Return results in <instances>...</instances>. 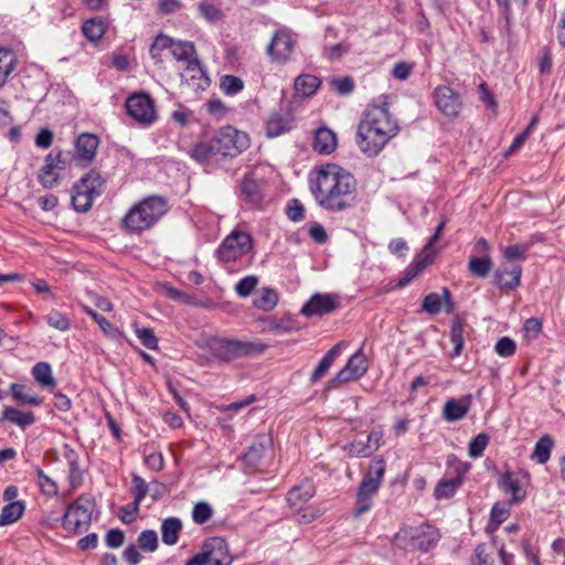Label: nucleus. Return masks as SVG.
Listing matches in <instances>:
<instances>
[{
	"label": "nucleus",
	"instance_id": "obj_1",
	"mask_svg": "<svg viewBox=\"0 0 565 565\" xmlns=\"http://www.w3.org/2000/svg\"><path fill=\"white\" fill-rule=\"evenodd\" d=\"M310 189L319 206L330 212L348 210L356 201L355 178L338 164L320 167Z\"/></svg>",
	"mask_w": 565,
	"mask_h": 565
},
{
	"label": "nucleus",
	"instance_id": "obj_2",
	"mask_svg": "<svg viewBox=\"0 0 565 565\" xmlns=\"http://www.w3.org/2000/svg\"><path fill=\"white\" fill-rule=\"evenodd\" d=\"M380 99L366 109L356 129V145L369 157L377 156L401 129L388 110L387 97Z\"/></svg>",
	"mask_w": 565,
	"mask_h": 565
},
{
	"label": "nucleus",
	"instance_id": "obj_3",
	"mask_svg": "<svg viewBox=\"0 0 565 565\" xmlns=\"http://www.w3.org/2000/svg\"><path fill=\"white\" fill-rule=\"evenodd\" d=\"M168 201L161 195H149L134 204L121 220V227L131 234L151 228L168 211Z\"/></svg>",
	"mask_w": 565,
	"mask_h": 565
},
{
	"label": "nucleus",
	"instance_id": "obj_4",
	"mask_svg": "<svg viewBox=\"0 0 565 565\" xmlns=\"http://www.w3.org/2000/svg\"><path fill=\"white\" fill-rule=\"evenodd\" d=\"M439 540L440 533L438 529L429 524L404 526L393 537V542L397 547L423 553L434 548Z\"/></svg>",
	"mask_w": 565,
	"mask_h": 565
},
{
	"label": "nucleus",
	"instance_id": "obj_5",
	"mask_svg": "<svg viewBox=\"0 0 565 565\" xmlns=\"http://www.w3.org/2000/svg\"><path fill=\"white\" fill-rule=\"evenodd\" d=\"M386 470L385 460L382 457L373 459L367 472L362 478L356 492L355 518L369 512L373 505V497L376 494Z\"/></svg>",
	"mask_w": 565,
	"mask_h": 565
},
{
	"label": "nucleus",
	"instance_id": "obj_6",
	"mask_svg": "<svg viewBox=\"0 0 565 565\" xmlns=\"http://www.w3.org/2000/svg\"><path fill=\"white\" fill-rule=\"evenodd\" d=\"M95 507V499L90 494H81L67 505L62 516V527L72 535L87 531L92 523Z\"/></svg>",
	"mask_w": 565,
	"mask_h": 565
},
{
	"label": "nucleus",
	"instance_id": "obj_7",
	"mask_svg": "<svg viewBox=\"0 0 565 565\" xmlns=\"http://www.w3.org/2000/svg\"><path fill=\"white\" fill-rule=\"evenodd\" d=\"M213 356L221 361H233L244 356L259 355L267 344L262 341H243L237 339H215L210 344Z\"/></svg>",
	"mask_w": 565,
	"mask_h": 565
},
{
	"label": "nucleus",
	"instance_id": "obj_8",
	"mask_svg": "<svg viewBox=\"0 0 565 565\" xmlns=\"http://www.w3.org/2000/svg\"><path fill=\"white\" fill-rule=\"evenodd\" d=\"M106 186V179L96 170H90L74 185L72 204L77 212H87L95 199L99 198Z\"/></svg>",
	"mask_w": 565,
	"mask_h": 565
},
{
	"label": "nucleus",
	"instance_id": "obj_9",
	"mask_svg": "<svg viewBox=\"0 0 565 565\" xmlns=\"http://www.w3.org/2000/svg\"><path fill=\"white\" fill-rule=\"evenodd\" d=\"M222 158L236 157L249 146L248 136L232 126H226L213 137Z\"/></svg>",
	"mask_w": 565,
	"mask_h": 565
},
{
	"label": "nucleus",
	"instance_id": "obj_10",
	"mask_svg": "<svg viewBox=\"0 0 565 565\" xmlns=\"http://www.w3.org/2000/svg\"><path fill=\"white\" fill-rule=\"evenodd\" d=\"M126 111L138 125L148 127L157 119L154 102L146 93L131 94L125 104Z\"/></svg>",
	"mask_w": 565,
	"mask_h": 565
},
{
	"label": "nucleus",
	"instance_id": "obj_11",
	"mask_svg": "<svg viewBox=\"0 0 565 565\" xmlns=\"http://www.w3.org/2000/svg\"><path fill=\"white\" fill-rule=\"evenodd\" d=\"M252 244L253 239L248 233L233 231L218 246L217 257L223 263L235 262L250 250Z\"/></svg>",
	"mask_w": 565,
	"mask_h": 565
},
{
	"label": "nucleus",
	"instance_id": "obj_12",
	"mask_svg": "<svg viewBox=\"0 0 565 565\" xmlns=\"http://www.w3.org/2000/svg\"><path fill=\"white\" fill-rule=\"evenodd\" d=\"M369 369L366 356L361 350L350 356L347 364L327 383V390L338 388L342 383L362 377Z\"/></svg>",
	"mask_w": 565,
	"mask_h": 565
},
{
	"label": "nucleus",
	"instance_id": "obj_13",
	"mask_svg": "<svg viewBox=\"0 0 565 565\" xmlns=\"http://www.w3.org/2000/svg\"><path fill=\"white\" fill-rule=\"evenodd\" d=\"M239 202L248 209H259L265 200L264 183L254 173H246L236 186Z\"/></svg>",
	"mask_w": 565,
	"mask_h": 565
},
{
	"label": "nucleus",
	"instance_id": "obj_14",
	"mask_svg": "<svg viewBox=\"0 0 565 565\" xmlns=\"http://www.w3.org/2000/svg\"><path fill=\"white\" fill-rule=\"evenodd\" d=\"M339 308L338 297L330 294H315L302 306L300 313L305 317H321L335 311Z\"/></svg>",
	"mask_w": 565,
	"mask_h": 565
},
{
	"label": "nucleus",
	"instance_id": "obj_15",
	"mask_svg": "<svg viewBox=\"0 0 565 565\" xmlns=\"http://www.w3.org/2000/svg\"><path fill=\"white\" fill-rule=\"evenodd\" d=\"M295 40L286 30H278L267 47V53L273 61L286 62L294 50Z\"/></svg>",
	"mask_w": 565,
	"mask_h": 565
},
{
	"label": "nucleus",
	"instance_id": "obj_16",
	"mask_svg": "<svg viewBox=\"0 0 565 565\" xmlns=\"http://www.w3.org/2000/svg\"><path fill=\"white\" fill-rule=\"evenodd\" d=\"M522 267L520 264H501L493 273V284L503 290H514L520 286Z\"/></svg>",
	"mask_w": 565,
	"mask_h": 565
},
{
	"label": "nucleus",
	"instance_id": "obj_17",
	"mask_svg": "<svg viewBox=\"0 0 565 565\" xmlns=\"http://www.w3.org/2000/svg\"><path fill=\"white\" fill-rule=\"evenodd\" d=\"M202 548L206 555L207 565H231L233 562L227 543L222 537L209 539Z\"/></svg>",
	"mask_w": 565,
	"mask_h": 565
},
{
	"label": "nucleus",
	"instance_id": "obj_18",
	"mask_svg": "<svg viewBox=\"0 0 565 565\" xmlns=\"http://www.w3.org/2000/svg\"><path fill=\"white\" fill-rule=\"evenodd\" d=\"M64 160H62V152L52 151L45 157V163L40 170L39 182L46 189L54 188L58 182V173L56 170L64 169Z\"/></svg>",
	"mask_w": 565,
	"mask_h": 565
},
{
	"label": "nucleus",
	"instance_id": "obj_19",
	"mask_svg": "<svg viewBox=\"0 0 565 565\" xmlns=\"http://www.w3.org/2000/svg\"><path fill=\"white\" fill-rule=\"evenodd\" d=\"M435 103L437 108L448 117L458 116L461 109L459 95L449 86H438L435 89Z\"/></svg>",
	"mask_w": 565,
	"mask_h": 565
},
{
	"label": "nucleus",
	"instance_id": "obj_20",
	"mask_svg": "<svg viewBox=\"0 0 565 565\" xmlns=\"http://www.w3.org/2000/svg\"><path fill=\"white\" fill-rule=\"evenodd\" d=\"M271 446V437L267 434H260L255 437L252 444L248 446V449L242 456L244 462L249 467H256L262 458L264 457L266 450Z\"/></svg>",
	"mask_w": 565,
	"mask_h": 565
},
{
	"label": "nucleus",
	"instance_id": "obj_21",
	"mask_svg": "<svg viewBox=\"0 0 565 565\" xmlns=\"http://www.w3.org/2000/svg\"><path fill=\"white\" fill-rule=\"evenodd\" d=\"M435 256L428 252V248H423L422 252L415 257L404 271V276L398 281V287L407 286L415 279L429 264L433 263Z\"/></svg>",
	"mask_w": 565,
	"mask_h": 565
},
{
	"label": "nucleus",
	"instance_id": "obj_22",
	"mask_svg": "<svg viewBox=\"0 0 565 565\" xmlns=\"http://www.w3.org/2000/svg\"><path fill=\"white\" fill-rule=\"evenodd\" d=\"M446 307V311L452 310L451 294L447 288H443V294L437 292L428 294L422 302V309L433 316L441 312L443 308Z\"/></svg>",
	"mask_w": 565,
	"mask_h": 565
},
{
	"label": "nucleus",
	"instance_id": "obj_23",
	"mask_svg": "<svg viewBox=\"0 0 565 565\" xmlns=\"http://www.w3.org/2000/svg\"><path fill=\"white\" fill-rule=\"evenodd\" d=\"M195 54V47L192 42L188 41H174L172 39L170 55L178 61H188V68L193 72L202 73L200 63L196 58H193Z\"/></svg>",
	"mask_w": 565,
	"mask_h": 565
},
{
	"label": "nucleus",
	"instance_id": "obj_24",
	"mask_svg": "<svg viewBox=\"0 0 565 565\" xmlns=\"http://www.w3.org/2000/svg\"><path fill=\"white\" fill-rule=\"evenodd\" d=\"M99 138L94 134L84 132L76 139V160L89 163L96 154Z\"/></svg>",
	"mask_w": 565,
	"mask_h": 565
},
{
	"label": "nucleus",
	"instance_id": "obj_25",
	"mask_svg": "<svg viewBox=\"0 0 565 565\" xmlns=\"http://www.w3.org/2000/svg\"><path fill=\"white\" fill-rule=\"evenodd\" d=\"M315 495V487L311 481L303 480L298 486L289 490L287 501L296 510H301L303 505Z\"/></svg>",
	"mask_w": 565,
	"mask_h": 565
},
{
	"label": "nucleus",
	"instance_id": "obj_26",
	"mask_svg": "<svg viewBox=\"0 0 565 565\" xmlns=\"http://www.w3.org/2000/svg\"><path fill=\"white\" fill-rule=\"evenodd\" d=\"M338 146V140L334 131L327 127H320L316 130L312 148L320 154L332 153Z\"/></svg>",
	"mask_w": 565,
	"mask_h": 565
},
{
	"label": "nucleus",
	"instance_id": "obj_27",
	"mask_svg": "<svg viewBox=\"0 0 565 565\" xmlns=\"http://www.w3.org/2000/svg\"><path fill=\"white\" fill-rule=\"evenodd\" d=\"M190 156L200 163L216 162L223 159L213 138L206 142H200L194 146L190 151Z\"/></svg>",
	"mask_w": 565,
	"mask_h": 565
},
{
	"label": "nucleus",
	"instance_id": "obj_28",
	"mask_svg": "<svg viewBox=\"0 0 565 565\" xmlns=\"http://www.w3.org/2000/svg\"><path fill=\"white\" fill-rule=\"evenodd\" d=\"M291 129V120L281 114H271L266 120L265 130L269 138L278 137Z\"/></svg>",
	"mask_w": 565,
	"mask_h": 565
},
{
	"label": "nucleus",
	"instance_id": "obj_29",
	"mask_svg": "<svg viewBox=\"0 0 565 565\" xmlns=\"http://www.w3.org/2000/svg\"><path fill=\"white\" fill-rule=\"evenodd\" d=\"M182 530V522L178 518H168L161 524L162 542L167 545H174L179 540Z\"/></svg>",
	"mask_w": 565,
	"mask_h": 565
},
{
	"label": "nucleus",
	"instance_id": "obj_30",
	"mask_svg": "<svg viewBox=\"0 0 565 565\" xmlns=\"http://www.w3.org/2000/svg\"><path fill=\"white\" fill-rule=\"evenodd\" d=\"M342 344L343 342H339L332 347L320 360L319 364L311 374L312 382L319 381L329 371L335 359L340 355Z\"/></svg>",
	"mask_w": 565,
	"mask_h": 565
},
{
	"label": "nucleus",
	"instance_id": "obj_31",
	"mask_svg": "<svg viewBox=\"0 0 565 565\" xmlns=\"http://www.w3.org/2000/svg\"><path fill=\"white\" fill-rule=\"evenodd\" d=\"M469 411V403L457 401L456 398H449L443 409L444 418L447 422H457L462 419Z\"/></svg>",
	"mask_w": 565,
	"mask_h": 565
},
{
	"label": "nucleus",
	"instance_id": "obj_32",
	"mask_svg": "<svg viewBox=\"0 0 565 565\" xmlns=\"http://www.w3.org/2000/svg\"><path fill=\"white\" fill-rule=\"evenodd\" d=\"M320 85V81L317 76L310 74L299 75L295 81V90L302 97H309L313 95Z\"/></svg>",
	"mask_w": 565,
	"mask_h": 565
},
{
	"label": "nucleus",
	"instance_id": "obj_33",
	"mask_svg": "<svg viewBox=\"0 0 565 565\" xmlns=\"http://www.w3.org/2000/svg\"><path fill=\"white\" fill-rule=\"evenodd\" d=\"M82 32L88 41L96 42L105 34L106 24L100 18H92L83 23Z\"/></svg>",
	"mask_w": 565,
	"mask_h": 565
},
{
	"label": "nucleus",
	"instance_id": "obj_34",
	"mask_svg": "<svg viewBox=\"0 0 565 565\" xmlns=\"http://www.w3.org/2000/svg\"><path fill=\"white\" fill-rule=\"evenodd\" d=\"M24 509L22 501H12L6 504L0 514V526L17 522L23 515Z\"/></svg>",
	"mask_w": 565,
	"mask_h": 565
},
{
	"label": "nucleus",
	"instance_id": "obj_35",
	"mask_svg": "<svg viewBox=\"0 0 565 565\" xmlns=\"http://www.w3.org/2000/svg\"><path fill=\"white\" fill-rule=\"evenodd\" d=\"M172 38L159 34L150 46V55L156 63H162L167 53L170 54Z\"/></svg>",
	"mask_w": 565,
	"mask_h": 565
},
{
	"label": "nucleus",
	"instance_id": "obj_36",
	"mask_svg": "<svg viewBox=\"0 0 565 565\" xmlns=\"http://www.w3.org/2000/svg\"><path fill=\"white\" fill-rule=\"evenodd\" d=\"M492 266L493 263L489 255L483 257L471 256L468 263V270L475 277L486 278L491 271Z\"/></svg>",
	"mask_w": 565,
	"mask_h": 565
},
{
	"label": "nucleus",
	"instance_id": "obj_37",
	"mask_svg": "<svg viewBox=\"0 0 565 565\" xmlns=\"http://www.w3.org/2000/svg\"><path fill=\"white\" fill-rule=\"evenodd\" d=\"M2 417L3 419L22 428L32 425L35 420L34 414L32 412H21L14 407L4 408Z\"/></svg>",
	"mask_w": 565,
	"mask_h": 565
},
{
	"label": "nucleus",
	"instance_id": "obj_38",
	"mask_svg": "<svg viewBox=\"0 0 565 565\" xmlns=\"http://www.w3.org/2000/svg\"><path fill=\"white\" fill-rule=\"evenodd\" d=\"M554 446L552 436L544 435L535 444L532 452V459H535L539 463L544 465L551 457V451Z\"/></svg>",
	"mask_w": 565,
	"mask_h": 565
},
{
	"label": "nucleus",
	"instance_id": "obj_39",
	"mask_svg": "<svg viewBox=\"0 0 565 565\" xmlns=\"http://www.w3.org/2000/svg\"><path fill=\"white\" fill-rule=\"evenodd\" d=\"M462 484V479L460 476H457L451 479H443L440 480L435 488V497L436 499H449L451 498L456 491Z\"/></svg>",
	"mask_w": 565,
	"mask_h": 565
},
{
	"label": "nucleus",
	"instance_id": "obj_40",
	"mask_svg": "<svg viewBox=\"0 0 565 565\" xmlns=\"http://www.w3.org/2000/svg\"><path fill=\"white\" fill-rule=\"evenodd\" d=\"M34 380L42 386L52 387L55 385V379L52 375V370L49 363L39 362L32 369Z\"/></svg>",
	"mask_w": 565,
	"mask_h": 565
},
{
	"label": "nucleus",
	"instance_id": "obj_41",
	"mask_svg": "<svg viewBox=\"0 0 565 565\" xmlns=\"http://www.w3.org/2000/svg\"><path fill=\"white\" fill-rule=\"evenodd\" d=\"M502 488L504 492L512 495V501L518 502L525 498V491L522 490L520 481L513 477L511 472H507L502 477Z\"/></svg>",
	"mask_w": 565,
	"mask_h": 565
},
{
	"label": "nucleus",
	"instance_id": "obj_42",
	"mask_svg": "<svg viewBox=\"0 0 565 565\" xmlns=\"http://www.w3.org/2000/svg\"><path fill=\"white\" fill-rule=\"evenodd\" d=\"M35 472L41 493L46 498L55 497L58 493L57 483L51 477L45 475L41 468H36Z\"/></svg>",
	"mask_w": 565,
	"mask_h": 565
},
{
	"label": "nucleus",
	"instance_id": "obj_43",
	"mask_svg": "<svg viewBox=\"0 0 565 565\" xmlns=\"http://www.w3.org/2000/svg\"><path fill=\"white\" fill-rule=\"evenodd\" d=\"M200 15L210 23H215L224 18L223 11L209 0H202L198 4Z\"/></svg>",
	"mask_w": 565,
	"mask_h": 565
},
{
	"label": "nucleus",
	"instance_id": "obj_44",
	"mask_svg": "<svg viewBox=\"0 0 565 565\" xmlns=\"http://www.w3.org/2000/svg\"><path fill=\"white\" fill-rule=\"evenodd\" d=\"M278 302V294L271 288H264L254 299V306L263 311H270Z\"/></svg>",
	"mask_w": 565,
	"mask_h": 565
},
{
	"label": "nucleus",
	"instance_id": "obj_45",
	"mask_svg": "<svg viewBox=\"0 0 565 565\" xmlns=\"http://www.w3.org/2000/svg\"><path fill=\"white\" fill-rule=\"evenodd\" d=\"M450 341L454 344L451 356H459L463 350V326L459 320H454L450 329Z\"/></svg>",
	"mask_w": 565,
	"mask_h": 565
},
{
	"label": "nucleus",
	"instance_id": "obj_46",
	"mask_svg": "<svg viewBox=\"0 0 565 565\" xmlns=\"http://www.w3.org/2000/svg\"><path fill=\"white\" fill-rule=\"evenodd\" d=\"M527 250H529L527 245L515 244V245L507 246L503 250V257L505 259V263L519 264L518 262L525 260Z\"/></svg>",
	"mask_w": 565,
	"mask_h": 565
},
{
	"label": "nucleus",
	"instance_id": "obj_47",
	"mask_svg": "<svg viewBox=\"0 0 565 565\" xmlns=\"http://www.w3.org/2000/svg\"><path fill=\"white\" fill-rule=\"evenodd\" d=\"M44 319L50 327H52L61 332H65L71 329V320L64 313L60 312L58 310H51L45 316Z\"/></svg>",
	"mask_w": 565,
	"mask_h": 565
},
{
	"label": "nucleus",
	"instance_id": "obj_48",
	"mask_svg": "<svg viewBox=\"0 0 565 565\" xmlns=\"http://www.w3.org/2000/svg\"><path fill=\"white\" fill-rule=\"evenodd\" d=\"M15 66V57L10 50H0V85H2L8 75Z\"/></svg>",
	"mask_w": 565,
	"mask_h": 565
},
{
	"label": "nucleus",
	"instance_id": "obj_49",
	"mask_svg": "<svg viewBox=\"0 0 565 565\" xmlns=\"http://www.w3.org/2000/svg\"><path fill=\"white\" fill-rule=\"evenodd\" d=\"M137 544L143 552H154L158 548V535L156 531H142L137 539Z\"/></svg>",
	"mask_w": 565,
	"mask_h": 565
},
{
	"label": "nucleus",
	"instance_id": "obj_50",
	"mask_svg": "<svg viewBox=\"0 0 565 565\" xmlns=\"http://www.w3.org/2000/svg\"><path fill=\"white\" fill-rule=\"evenodd\" d=\"M220 87L225 95H235L244 88V82L234 75L221 77Z\"/></svg>",
	"mask_w": 565,
	"mask_h": 565
},
{
	"label": "nucleus",
	"instance_id": "obj_51",
	"mask_svg": "<svg viewBox=\"0 0 565 565\" xmlns=\"http://www.w3.org/2000/svg\"><path fill=\"white\" fill-rule=\"evenodd\" d=\"M84 312L89 316L102 329V331L108 337H116V329L113 324L102 315L94 311L88 306H83Z\"/></svg>",
	"mask_w": 565,
	"mask_h": 565
},
{
	"label": "nucleus",
	"instance_id": "obj_52",
	"mask_svg": "<svg viewBox=\"0 0 565 565\" xmlns=\"http://www.w3.org/2000/svg\"><path fill=\"white\" fill-rule=\"evenodd\" d=\"M213 515L212 507L206 502H199L192 511V519L196 524H204Z\"/></svg>",
	"mask_w": 565,
	"mask_h": 565
},
{
	"label": "nucleus",
	"instance_id": "obj_53",
	"mask_svg": "<svg viewBox=\"0 0 565 565\" xmlns=\"http://www.w3.org/2000/svg\"><path fill=\"white\" fill-rule=\"evenodd\" d=\"M488 444H489V436L487 434L481 433V434L477 435L469 443V456L471 458H478V457L482 456Z\"/></svg>",
	"mask_w": 565,
	"mask_h": 565
},
{
	"label": "nucleus",
	"instance_id": "obj_54",
	"mask_svg": "<svg viewBox=\"0 0 565 565\" xmlns=\"http://www.w3.org/2000/svg\"><path fill=\"white\" fill-rule=\"evenodd\" d=\"M515 350L516 344L514 340L509 337L500 338L494 345L495 353L502 358L512 356L515 353Z\"/></svg>",
	"mask_w": 565,
	"mask_h": 565
},
{
	"label": "nucleus",
	"instance_id": "obj_55",
	"mask_svg": "<svg viewBox=\"0 0 565 565\" xmlns=\"http://www.w3.org/2000/svg\"><path fill=\"white\" fill-rule=\"evenodd\" d=\"M510 515V503H495L490 513L491 522L498 527L502 524Z\"/></svg>",
	"mask_w": 565,
	"mask_h": 565
},
{
	"label": "nucleus",
	"instance_id": "obj_56",
	"mask_svg": "<svg viewBox=\"0 0 565 565\" xmlns=\"http://www.w3.org/2000/svg\"><path fill=\"white\" fill-rule=\"evenodd\" d=\"M136 335L141 341L142 345L149 350L158 349V339L150 328H137Z\"/></svg>",
	"mask_w": 565,
	"mask_h": 565
},
{
	"label": "nucleus",
	"instance_id": "obj_57",
	"mask_svg": "<svg viewBox=\"0 0 565 565\" xmlns=\"http://www.w3.org/2000/svg\"><path fill=\"white\" fill-rule=\"evenodd\" d=\"M11 393L14 399L21 401L28 405L38 406L41 404V398L24 393V387L20 384L13 383L11 385Z\"/></svg>",
	"mask_w": 565,
	"mask_h": 565
},
{
	"label": "nucleus",
	"instance_id": "obj_58",
	"mask_svg": "<svg viewBox=\"0 0 565 565\" xmlns=\"http://www.w3.org/2000/svg\"><path fill=\"white\" fill-rule=\"evenodd\" d=\"M258 284V278L256 276H246L242 278L235 287V290L239 297H247L252 294V291L256 288Z\"/></svg>",
	"mask_w": 565,
	"mask_h": 565
},
{
	"label": "nucleus",
	"instance_id": "obj_59",
	"mask_svg": "<svg viewBox=\"0 0 565 565\" xmlns=\"http://www.w3.org/2000/svg\"><path fill=\"white\" fill-rule=\"evenodd\" d=\"M132 493L135 497V510L137 511L140 502L148 493V484L141 477H138V476L134 477Z\"/></svg>",
	"mask_w": 565,
	"mask_h": 565
},
{
	"label": "nucleus",
	"instance_id": "obj_60",
	"mask_svg": "<svg viewBox=\"0 0 565 565\" xmlns=\"http://www.w3.org/2000/svg\"><path fill=\"white\" fill-rule=\"evenodd\" d=\"M331 85L340 95H348L354 89V81L350 76L333 78Z\"/></svg>",
	"mask_w": 565,
	"mask_h": 565
},
{
	"label": "nucleus",
	"instance_id": "obj_61",
	"mask_svg": "<svg viewBox=\"0 0 565 565\" xmlns=\"http://www.w3.org/2000/svg\"><path fill=\"white\" fill-rule=\"evenodd\" d=\"M349 50H350V45L342 42V43L334 44L330 47H326L323 55L329 61H334V60H339L344 54H347L349 52Z\"/></svg>",
	"mask_w": 565,
	"mask_h": 565
},
{
	"label": "nucleus",
	"instance_id": "obj_62",
	"mask_svg": "<svg viewBox=\"0 0 565 565\" xmlns=\"http://www.w3.org/2000/svg\"><path fill=\"white\" fill-rule=\"evenodd\" d=\"M287 216L294 221L299 222L305 218V207L296 199L291 200L287 205Z\"/></svg>",
	"mask_w": 565,
	"mask_h": 565
},
{
	"label": "nucleus",
	"instance_id": "obj_63",
	"mask_svg": "<svg viewBox=\"0 0 565 565\" xmlns=\"http://www.w3.org/2000/svg\"><path fill=\"white\" fill-rule=\"evenodd\" d=\"M68 482L73 489L78 488L83 482V471L79 467V460L68 465Z\"/></svg>",
	"mask_w": 565,
	"mask_h": 565
},
{
	"label": "nucleus",
	"instance_id": "obj_64",
	"mask_svg": "<svg viewBox=\"0 0 565 565\" xmlns=\"http://www.w3.org/2000/svg\"><path fill=\"white\" fill-rule=\"evenodd\" d=\"M105 542L107 546L111 548H117L124 544L125 534L119 529L109 530L105 536Z\"/></svg>",
	"mask_w": 565,
	"mask_h": 565
}]
</instances>
